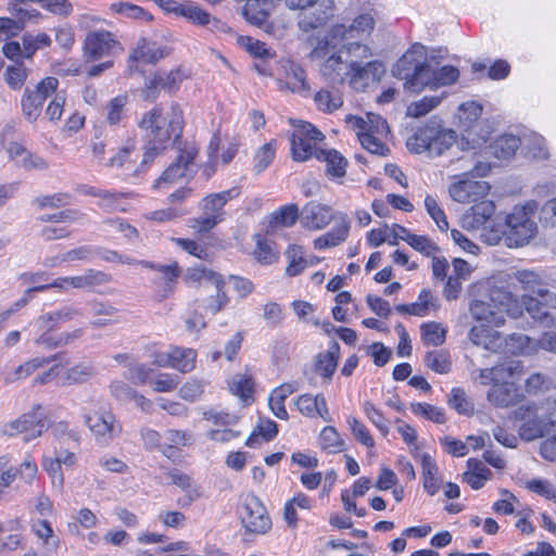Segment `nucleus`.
<instances>
[{
  "label": "nucleus",
  "instance_id": "45",
  "mask_svg": "<svg viewBox=\"0 0 556 556\" xmlns=\"http://www.w3.org/2000/svg\"><path fill=\"white\" fill-rule=\"evenodd\" d=\"M339 51L349 65L353 63V60L358 64H362L371 56L370 49L366 45L359 42H350L344 45Z\"/></svg>",
  "mask_w": 556,
  "mask_h": 556
},
{
  "label": "nucleus",
  "instance_id": "59",
  "mask_svg": "<svg viewBox=\"0 0 556 556\" xmlns=\"http://www.w3.org/2000/svg\"><path fill=\"white\" fill-rule=\"evenodd\" d=\"M402 240L426 256H434V253L439 251V247L426 236H402Z\"/></svg>",
  "mask_w": 556,
  "mask_h": 556
},
{
  "label": "nucleus",
  "instance_id": "52",
  "mask_svg": "<svg viewBox=\"0 0 556 556\" xmlns=\"http://www.w3.org/2000/svg\"><path fill=\"white\" fill-rule=\"evenodd\" d=\"M410 409L415 415L422 416L435 424H444L446 420L442 408L428 403H412Z\"/></svg>",
  "mask_w": 556,
  "mask_h": 556
},
{
  "label": "nucleus",
  "instance_id": "15",
  "mask_svg": "<svg viewBox=\"0 0 556 556\" xmlns=\"http://www.w3.org/2000/svg\"><path fill=\"white\" fill-rule=\"evenodd\" d=\"M516 290V287L511 288L507 280L501 278L490 287L488 299L501 314L516 319L521 316V306L514 292Z\"/></svg>",
  "mask_w": 556,
  "mask_h": 556
},
{
  "label": "nucleus",
  "instance_id": "38",
  "mask_svg": "<svg viewBox=\"0 0 556 556\" xmlns=\"http://www.w3.org/2000/svg\"><path fill=\"white\" fill-rule=\"evenodd\" d=\"M195 351L191 349L173 348L169 351L170 368L189 372L195 366Z\"/></svg>",
  "mask_w": 556,
  "mask_h": 556
},
{
  "label": "nucleus",
  "instance_id": "62",
  "mask_svg": "<svg viewBox=\"0 0 556 556\" xmlns=\"http://www.w3.org/2000/svg\"><path fill=\"white\" fill-rule=\"evenodd\" d=\"M425 207H426L428 214L430 215V217L434 220V223L439 227V229L442 231L447 230L448 222H447L446 215H445L444 211L438 204L437 200L432 195L428 194L425 198Z\"/></svg>",
  "mask_w": 556,
  "mask_h": 556
},
{
  "label": "nucleus",
  "instance_id": "23",
  "mask_svg": "<svg viewBox=\"0 0 556 556\" xmlns=\"http://www.w3.org/2000/svg\"><path fill=\"white\" fill-rule=\"evenodd\" d=\"M282 67L285 68L287 80H277L279 90L289 89L298 93H307L309 91L305 71L300 65L291 61H286Z\"/></svg>",
  "mask_w": 556,
  "mask_h": 556
},
{
  "label": "nucleus",
  "instance_id": "25",
  "mask_svg": "<svg viewBox=\"0 0 556 556\" xmlns=\"http://www.w3.org/2000/svg\"><path fill=\"white\" fill-rule=\"evenodd\" d=\"M374 18L368 14L357 16L353 23L346 27L343 24L334 25L330 30L332 39H352L365 33H369L374 28Z\"/></svg>",
  "mask_w": 556,
  "mask_h": 556
},
{
  "label": "nucleus",
  "instance_id": "29",
  "mask_svg": "<svg viewBox=\"0 0 556 556\" xmlns=\"http://www.w3.org/2000/svg\"><path fill=\"white\" fill-rule=\"evenodd\" d=\"M339 215V223L331 230L314 240V248L323 250L326 248L337 247L344 242L349 236L350 222L344 214Z\"/></svg>",
  "mask_w": 556,
  "mask_h": 556
},
{
  "label": "nucleus",
  "instance_id": "33",
  "mask_svg": "<svg viewBox=\"0 0 556 556\" xmlns=\"http://www.w3.org/2000/svg\"><path fill=\"white\" fill-rule=\"evenodd\" d=\"M164 49L155 42L141 39L137 48L129 56L130 62H141L144 64H154L164 58Z\"/></svg>",
  "mask_w": 556,
  "mask_h": 556
},
{
  "label": "nucleus",
  "instance_id": "44",
  "mask_svg": "<svg viewBox=\"0 0 556 556\" xmlns=\"http://www.w3.org/2000/svg\"><path fill=\"white\" fill-rule=\"evenodd\" d=\"M314 101L317 108L326 113H332L343 104L341 94L338 91L321 89L316 92Z\"/></svg>",
  "mask_w": 556,
  "mask_h": 556
},
{
  "label": "nucleus",
  "instance_id": "61",
  "mask_svg": "<svg viewBox=\"0 0 556 556\" xmlns=\"http://www.w3.org/2000/svg\"><path fill=\"white\" fill-rule=\"evenodd\" d=\"M276 153L274 142L263 144L255 153L254 156V170L256 174L265 170L273 162Z\"/></svg>",
  "mask_w": 556,
  "mask_h": 556
},
{
  "label": "nucleus",
  "instance_id": "9",
  "mask_svg": "<svg viewBox=\"0 0 556 556\" xmlns=\"http://www.w3.org/2000/svg\"><path fill=\"white\" fill-rule=\"evenodd\" d=\"M41 408L40 404H34L30 412L22 414L16 419L4 424L1 428V433L10 438L22 434L23 441L26 443L41 437L47 430L45 418L38 414Z\"/></svg>",
  "mask_w": 556,
  "mask_h": 556
},
{
  "label": "nucleus",
  "instance_id": "13",
  "mask_svg": "<svg viewBox=\"0 0 556 556\" xmlns=\"http://www.w3.org/2000/svg\"><path fill=\"white\" fill-rule=\"evenodd\" d=\"M325 136L311 123L300 122L291 136V153L296 162H305L320 151L316 143L323 141Z\"/></svg>",
  "mask_w": 556,
  "mask_h": 556
},
{
  "label": "nucleus",
  "instance_id": "30",
  "mask_svg": "<svg viewBox=\"0 0 556 556\" xmlns=\"http://www.w3.org/2000/svg\"><path fill=\"white\" fill-rule=\"evenodd\" d=\"M315 157L326 162V175L330 179H342L345 176L348 160L337 150H320Z\"/></svg>",
  "mask_w": 556,
  "mask_h": 556
},
{
  "label": "nucleus",
  "instance_id": "42",
  "mask_svg": "<svg viewBox=\"0 0 556 556\" xmlns=\"http://www.w3.org/2000/svg\"><path fill=\"white\" fill-rule=\"evenodd\" d=\"M444 97L445 92H442L440 96H425L422 99L415 101L407 106L406 115L414 118L422 117L440 105Z\"/></svg>",
  "mask_w": 556,
  "mask_h": 556
},
{
  "label": "nucleus",
  "instance_id": "49",
  "mask_svg": "<svg viewBox=\"0 0 556 556\" xmlns=\"http://www.w3.org/2000/svg\"><path fill=\"white\" fill-rule=\"evenodd\" d=\"M22 45L24 46V56L31 59L37 50L51 45V38L46 33H39L37 35L24 34Z\"/></svg>",
  "mask_w": 556,
  "mask_h": 556
},
{
  "label": "nucleus",
  "instance_id": "32",
  "mask_svg": "<svg viewBox=\"0 0 556 556\" xmlns=\"http://www.w3.org/2000/svg\"><path fill=\"white\" fill-rule=\"evenodd\" d=\"M471 316L479 321H486L495 326H501L505 323V317L498 312L492 302L485 300H473L469 307Z\"/></svg>",
  "mask_w": 556,
  "mask_h": 556
},
{
  "label": "nucleus",
  "instance_id": "4",
  "mask_svg": "<svg viewBox=\"0 0 556 556\" xmlns=\"http://www.w3.org/2000/svg\"><path fill=\"white\" fill-rule=\"evenodd\" d=\"M191 278L198 280L200 290L207 293L206 296L198 300L206 313L216 315L224 309L229 298L224 290L225 281L222 275L207 269H195Z\"/></svg>",
  "mask_w": 556,
  "mask_h": 556
},
{
  "label": "nucleus",
  "instance_id": "51",
  "mask_svg": "<svg viewBox=\"0 0 556 556\" xmlns=\"http://www.w3.org/2000/svg\"><path fill=\"white\" fill-rule=\"evenodd\" d=\"M425 364L438 374H447L451 370V361L444 351H430L425 356Z\"/></svg>",
  "mask_w": 556,
  "mask_h": 556
},
{
  "label": "nucleus",
  "instance_id": "20",
  "mask_svg": "<svg viewBox=\"0 0 556 556\" xmlns=\"http://www.w3.org/2000/svg\"><path fill=\"white\" fill-rule=\"evenodd\" d=\"M83 316L81 309L74 305H64L55 311L40 315L36 325L41 331H52L61 325L73 321Z\"/></svg>",
  "mask_w": 556,
  "mask_h": 556
},
{
  "label": "nucleus",
  "instance_id": "28",
  "mask_svg": "<svg viewBox=\"0 0 556 556\" xmlns=\"http://www.w3.org/2000/svg\"><path fill=\"white\" fill-rule=\"evenodd\" d=\"M495 205L490 200L476 202L463 216L465 227L478 229L483 226L494 214Z\"/></svg>",
  "mask_w": 556,
  "mask_h": 556
},
{
  "label": "nucleus",
  "instance_id": "1",
  "mask_svg": "<svg viewBox=\"0 0 556 556\" xmlns=\"http://www.w3.org/2000/svg\"><path fill=\"white\" fill-rule=\"evenodd\" d=\"M173 115L168 122L163 117L162 109L154 108L146 112L138 122L139 129L147 139L143 162L152 161L166 149L170 139L177 143L182 134L184 119L179 108L172 106Z\"/></svg>",
  "mask_w": 556,
  "mask_h": 556
},
{
  "label": "nucleus",
  "instance_id": "39",
  "mask_svg": "<svg viewBox=\"0 0 556 556\" xmlns=\"http://www.w3.org/2000/svg\"><path fill=\"white\" fill-rule=\"evenodd\" d=\"M527 149L525 156H530L532 160L540 161L548 157V151L544 146V139L536 132L530 131L523 134V149Z\"/></svg>",
  "mask_w": 556,
  "mask_h": 556
},
{
  "label": "nucleus",
  "instance_id": "11",
  "mask_svg": "<svg viewBox=\"0 0 556 556\" xmlns=\"http://www.w3.org/2000/svg\"><path fill=\"white\" fill-rule=\"evenodd\" d=\"M199 148L191 143H185L184 147L178 146V154L162 175L155 180L154 188L161 189L164 185H172L180 178L187 177L194 173V160L198 155Z\"/></svg>",
  "mask_w": 556,
  "mask_h": 556
},
{
  "label": "nucleus",
  "instance_id": "24",
  "mask_svg": "<svg viewBox=\"0 0 556 556\" xmlns=\"http://www.w3.org/2000/svg\"><path fill=\"white\" fill-rule=\"evenodd\" d=\"M520 376V361H507L503 364L479 370V379L481 384H495L505 378H518Z\"/></svg>",
  "mask_w": 556,
  "mask_h": 556
},
{
  "label": "nucleus",
  "instance_id": "31",
  "mask_svg": "<svg viewBox=\"0 0 556 556\" xmlns=\"http://www.w3.org/2000/svg\"><path fill=\"white\" fill-rule=\"evenodd\" d=\"M340 358V345L337 341H331L325 352L316 356L315 368L325 379L330 380L337 369Z\"/></svg>",
  "mask_w": 556,
  "mask_h": 556
},
{
  "label": "nucleus",
  "instance_id": "7",
  "mask_svg": "<svg viewBox=\"0 0 556 556\" xmlns=\"http://www.w3.org/2000/svg\"><path fill=\"white\" fill-rule=\"evenodd\" d=\"M238 195L239 190L237 188L206 195L200 203L202 215L191 219L190 227L198 232L210 231L223 220V207L226 203Z\"/></svg>",
  "mask_w": 556,
  "mask_h": 556
},
{
  "label": "nucleus",
  "instance_id": "58",
  "mask_svg": "<svg viewBox=\"0 0 556 556\" xmlns=\"http://www.w3.org/2000/svg\"><path fill=\"white\" fill-rule=\"evenodd\" d=\"M421 333L425 342L433 346H439L445 341L446 331L435 321L421 325Z\"/></svg>",
  "mask_w": 556,
  "mask_h": 556
},
{
  "label": "nucleus",
  "instance_id": "6",
  "mask_svg": "<svg viewBox=\"0 0 556 556\" xmlns=\"http://www.w3.org/2000/svg\"><path fill=\"white\" fill-rule=\"evenodd\" d=\"M469 340L478 346L493 353H505L518 356L521 353V337L518 333H511L504 337L501 332L481 326H473L469 331Z\"/></svg>",
  "mask_w": 556,
  "mask_h": 556
},
{
  "label": "nucleus",
  "instance_id": "40",
  "mask_svg": "<svg viewBox=\"0 0 556 556\" xmlns=\"http://www.w3.org/2000/svg\"><path fill=\"white\" fill-rule=\"evenodd\" d=\"M301 219V212L296 204L281 206L271 214L270 227H292L298 219Z\"/></svg>",
  "mask_w": 556,
  "mask_h": 556
},
{
  "label": "nucleus",
  "instance_id": "8",
  "mask_svg": "<svg viewBox=\"0 0 556 556\" xmlns=\"http://www.w3.org/2000/svg\"><path fill=\"white\" fill-rule=\"evenodd\" d=\"M84 421L100 446H109L123 432L122 424L110 409L100 408L94 414H85Z\"/></svg>",
  "mask_w": 556,
  "mask_h": 556
},
{
  "label": "nucleus",
  "instance_id": "26",
  "mask_svg": "<svg viewBox=\"0 0 556 556\" xmlns=\"http://www.w3.org/2000/svg\"><path fill=\"white\" fill-rule=\"evenodd\" d=\"M320 73L331 84L342 85L349 76V64L338 51L325 60L320 66Z\"/></svg>",
  "mask_w": 556,
  "mask_h": 556
},
{
  "label": "nucleus",
  "instance_id": "22",
  "mask_svg": "<svg viewBox=\"0 0 556 556\" xmlns=\"http://www.w3.org/2000/svg\"><path fill=\"white\" fill-rule=\"evenodd\" d=\"M540 410L536 405L523 404V440L531 441L543 435L548 418Z\"/></svg>",
  "mask_w": 556,
  "mask_h": 556
},
{
  "label": "nucleus",
  "instance_id": "56",
  "mask_svg": "<svg viewBox=\"0 0 556 556\" xmlns=\"http://www.w3.org/2000/svg\"><path fill=\"white\" fill-rule=\"evenodd\" d=\"M229 390L232 394L245 400L251 396L253 391V381L248 375L236 374L229 381Z\"/></svg>",
  "mask_w": 556,
  "mask_h": 556
},
{
  "label": "nucleus",
  "instance_id": "55",
  "mask_svg": "<svg viewBox=\"0 0 556 556\" xmlns=\"http://www.w3.org/2000/svg\"><path fill=\"white\" fill-rule=\"evenodd\" d=\"M128 103V96L118 94L111 99L106 105V122L110 125L118 124L123 118V113L126 104Z\"/></svg>",
  "mask_w": 556,
  "mask_h": 556
},
{
  "label": "nucleus",
  "instance_id": "10",
  "mask_svg": "<svg viewBox=\"0 0 556 556\" xmlns=\"http://www.w3.org/2000/svg\"><path fill=\"white\" fill-rule=\"evenodd\" d=\"M58 87V78L49 76L40 80L34 89H25L21 99V109L27 122L35 123L38 119L45 101L56 92Z\"/></svg>",
  "mask_w": 556,
  "mask_h": 556
},
{
  "label": "nucleus",
  "instance_id": "35",
  "mask_svg": "<svg viewBox=\"0 0 556 556\" xmlns=\"http://www.w3.org/2000/svg\"><path fill=\"white\" fill-rule=\"evenodd\" d=\"M110 280L111 277L108 274L94 269H88L84 275L70 277L68 279L71 288L75 289H92L105 285Z\"/></svg>",
  "mask_w": 556,
  "mask_h": 556
},
{
  "label": "nucleus",
  "instance_id": "27",
  "mask_svg": "<svg viewBox=\"0 0 556 556\" xmlns=\"http://www.w3.org/2000/svg\"><path fill=\"white\" fill-rule=\"evenodd\" d=\"M295 405L298 409L307 417L314 418L319 416L326 421H329L330 419L326 399L323 394H317L315 396L311 394H302L296 399Z\"/></svg>",
  "mask_w": 556,
  "mask_h": 556
},
{
  "label": "nucleus",
  "instance_id": "34",
  "mask_svg": "<svg viewBox=\"0 0 556 556\" xmlns=\"http://www.w3.org/2000/svg\"><path fill=\"white\" fill-rule=\"evenodd\" d=\"M291 383H283L274 389L268 397V404L273 414L282 420L288 419V413L285 407V400L294 392Z\"/></svg>",
  "mask_w": 556,
  "mask_h": 556
},
{
  "label": "nucleus",
  "instance_id": "48",
  "mask_svg": "<svg viewBox=\"0 0 556 556\" xmlns=\"http://www.w3.org/2000/svg\"><path fill=\"white\" fill-rule=\"evenodd\" d=\"M97 375V368L92 363H78L68 368L65 372V379L70 384L84 383Z\"/></svg>",
  "mask_w": 556,
  "mask_h": 556
},
{
  "label": "nucleus",
  "instance_id": "54",
  "mask_svg": "<svg viewBox=\"0 0 556 556\" xmlns=\"http://www.w3.org/2000/svg\"><path fill=\"white\" fill-rule=\"evenodd\" d=\"M381 138L382 137L378 135L362 132L358 140L362 147L369 153L379 156H387L390 153V149L382 142Z\"/></svg>",
  "mask_w": 556,
  "mask_h": 556
},
{
  "label": "nucleus",
  "instance_id": "63",
  "mask_svg": "<svg viewBox=\"0 0 556 556\" xmlns=\"http://www.w3.org/2000/svg\"><path fill=\"white\" fill-rule=\"evenodd\" d=\"M518 142L519 140L513 136H504L497 139L493 146L494 155L502 160L509 159L518 149Z\"/></svg>",
  "mask_w": 556,
  "mask_h": 556
},
{
  "label": "nucleus",
  "instance_id": "18",
  "mask_svg": "<svg viewBox=\"0 0 556 556\" xmlns=\"http://www.w3.org/2000/svg\"><path fill=\"white\" fill-rule=\"evenodd\" d=\"M386 70L379 61H366L358 64L353 60L349 65V81L352 88L359 90L364 89L369 81H379Z\"/></svg>",
  "mask_w": 556,
  "mask_h": 556
},
{
  "label": "nucleus",
  "instance_id": "50",
  "mask_svg": "<svg viewBox=\"0 0 556 556\" xmlns=\"http://www.w3.org/2000/svg\"><path fill=\"white\" fill-rule=\"evenodd\" d=\"M243 16L251 24L262 26L267 22L268 10L260 5V0H248L243 7Z\"/></svg>",
  "mask_w": 556,
  "mask_h": 556
},
{
  "label": "nucleus",
  "instance_id": "21",
  "mask_svg": "<svg viewBox=\"0 0 556 556\" xmlns=\"http://www.w3.org/2000/svg\"><path fill=\"white\" fill-rule=\"evenodd\" d=\"M490 186L485 181L460 180L450 187V194L456 202L470 203L488 194Z\"/></svg>",
  "mask_w": 556,
  "mask_h": 556
},
{
  "label": "nucleus",
  "instance_id": "17",
  "mask_svg": "<svg viewBox=\"0 0 556 556\" xmlns=\"http://www.w3.org/2000/svg\"><path fill=\"white\" fill-rule=\"evenodd\" d=\"M520 380L521 375L518 378H505L493 384L488 391V401L497 407L517 405L521 401Z\"/></svg>",
  "mask_w": 556,
  "mask_h": 556
},
{
  "label": "nucleus",
  "instance_id": "14",
  "mask_svg": "<svg viewBox=\"0 0 556 556\" xmlns=\"http://www.w3.org/2000/svg\"><path fill=\"white\" fill-rule=\"evenodd\" d=\"M122 47L115 36L108 30L89 31L84 41L86 61H96L121 51Z\"/></svg>",
  "mask_w": 556,
  "mask_h": 556
},
{
  "label": "nucleus",
  "instance_id": "53",
  "mask_svg": "<svg viewBox=\"0 0 556 556\" xmlns=\"http://www.w3.org/2000/svg\"><path fill=\"white\" fill-rule=\"evenodd\" d=\"M28 68L23 65V63H16V65L8 66L4 79L9 87L13 90H20L27 77H28Z\"/></svg>",
  "mask_w": 556,
  "mask_h": 556
},
{
  "label": "nucleus",
  "instance_id": "46",
  "mask_svg": "<svg viewBox=\"0 0 556 556\" xmlns=\"http://www.w3.org/2000/svg\"><path fill=\"white\" fill-rule=\"evenodd\" d=\"M28 2L29 1L9 2L7 7L8 11L15 17V20L18 23H22L23 28L27 22L38 21L41 18V13L34 8H29L27 5Z\"/></svg>",
  "mask_w": 556,
  "mask_h": 556
},
{
  "label": "nucleus",
  "instance_id": "5",
  "mask_svg": "<svg viewBox=\"0 0 556 556\" xmlns=\"http://www.w3.org/2000/svg\"><path fill=\"white\" fill-rule=\"evenodd\" d=\"M456 142V132L434 126L419 128L409 139L408 146L416 153L428 152L430 156H440Z\"/></svg>",
  "mask_w": 556,
  "mask_h": 556
},
{
  "label": "nucleus",
  "instance_id": "43",
  "mask_svg": "<svg viewBox=\"0 0 556 556\" xmlns=\"http://www.w3.org/2000/svg\"><path fill=\"white\" fill-rule=\"evenodd\" d=\"M56 359H58V355H52L50 357H42V358L36 357L33 359H29V361L25 362L24 364L17 366L14 370V374H13L14 376L12 378L8 377L5 380H7V382L11 383L16 380L24 379V378L30 376L38 368H40L53 361H56Z\"/></svg>",
  "mask_w": 556,
  "mask_h": 556
},
{
  "label": "nucleus",
  "instance_id": "36",
  "mask_svg": "<svg viewBox=\"0 0 556 556\" xmlns=\"http://www.w3.org/2000/svg\"><path fill=\"white\" fill-rule=\"evenodd\" d=\"M424 488L429 495L438 493L440 485L438 479L439 468L434 459L429 454H424L421 457Z\"/></svg>",
  "mask_w": 556,
  "mask_h": 556
},
{
  "label": "nucleus",
  "instance_id": "64",
  "mask_svg": "<svg viewBox=\"0 0 556 556\" xmlns=\"http://www.w3.org/2000/svg\"><path fill=\"white\" fill-rule=\"evenodd\" d=\"M111 10L117 14L136 20H151V16L140 7L130 2H116Z\"/></svg>",
  "mask_w": 556,
  "mask_h": 556
},
{
  "label": "nucleus",
  "instance_id": "3",
  "mask_svg": "<svg viewBox=\"0 0 556 556\" xmlns=\"http://www.w3.org/2000/svg\"><path fill=\"white\" fill-rule=\"evenodd\" d=\"M426 59L422 62H415L413 52H406L394 65L393 74L401 79H405V88L418 93L426 88L435 89L434 67L432 61Z\"/></svg>",
  "mask_w": 556,
  "mask_h": 556
},
{
  "label": "nucleus",
  "instance_id": "37",
  "mask_svg": "<svg viewBox=\"0 0 556 556\" xmlns=\"http://www.w3.org/2000/svg\"><path fill=\"white\" fill-rule=\"evenodd\" d=\"M49 332L50 331H42V333L35 340V343L39 346H45L51 350L65 346L83 336L81 329H75L71 332H62L56 337L49 336Z\"/></svg>",
  "mask_w": 556,
  "mask_h": 556
},
{
  "label": "nucleus",
  "instance_id": "12",
  "mask_svg": "<svg viewBox=\"0 0 556 556\" xmlns=\"http://www.w3.org/2000/svg\"><path fill=\"white\" fill-rule=\"evenodd\" d=\"M240 519L248 534H265L271 529L267 509L254 494H248L243 498Z\"/></svg>",
  "mask_w": 556,
  "mask_h": 556
},
{
  "label": "nucleus",
  "instance_id": "2",
  "mask_svg": "<svg viewBox=\"0 0 556 556\" xmlns=\"http://www.w3.org/2000/svg\"><path fill=\"white\" fill-rule=\"evenodd\" d=\"M523 308L545 327H556L551 308H556V295L539 274L523 269Z\"/></svg>",
  "mask_w": 556,
  "mask_h": 556
},
{
  "label": "nucleus",
  "instance_id": "47",
  "mask_svg": "<svg viewBox=\"0 0 556 556\" xmlns=\"http://www.w3.org/2000/svg\"><path fill=\"white\" fill-rule=\"evenodd\" d=\"M319 445L328 453H339L344 450V441L334 427H325L319 434Z\"/></svg>",
  "mask_w": 556,
  "mask_h": 556
},
{
  "label": "nucleus",
  "instance_id": "41",
  "mask_svg": "<svg viewBox=\"0 0 556 556\" xmlns=\"http://www.w3.org/2000/svg\"><path fill=\"white\" fill-rule=\"evenodd\" d=\"M286 256L288 258L286 274L290 277L301 274L308 266V260L304 257V251L301 245H290Z\"/></svg>",
  "mask_w": 556,
  "mask_h": 556
},
{
  "label": "nucleus",
  "instance_id": "19",
  "mask_svg": "<svg viewBox=\"0 0 556 556\" xmlns=\"http://www.w3.org/2000/svg\"><path fill=\"white\" fill-rule=\"evenodd\" d=\"M336 218L329 206L314 201L305 204L301 211V224L308 230L324 229Z\"/></svg>",
  "mask_w": 556,
  "mask_h": 556
},
{
  "label": "nucleus",
  "instance_id": "16",
  "mask_svg": "<svg viewBox=\"0 0 556 556\" xmlns=\"http://www.w3.org/2000/svg\"><path fill=\"white\" fill-rule=\"evenodd\" d=\"M174 12L194 25L207 27L213 33H227L230 29L225 22L212 16L197 3H181L174 9Z\"/></svg>",
  "mask_w": 556,
  "mask_h": 556
},
{
  "label": "nucleus",
  "instance_id": "60",
  "mask_svg": "<svg viewBox=\"0 0 556 556\" xmlns=\"http://www.w3.org/2000/svg\"><path fill=\"white\" fill-rule=\"evenodd\" d=\"M240 43L256 60L273 59L275 56V52L268 49L264 42L256 40L252 37H241Z\"/></svg>",
  "mask_w": 556,
  "mask_h": 556
},
{
  "label": "nucleus",
  "instance_id": "57",
  "mask_svg": "<svg viewBox=\"0 0 556 556\" xmlns=\"http://www.w3.org/2000/svg\"><path fill=\"white\" fill-rule=\"evenodd\" d=\"M447 403L458 414L470 415L473 412L472 403L467 399L465 391L460 388L452 389Z\"/></svg>",
  "mask_w": 556,
  "mask_h": 556
}]
</instances>
